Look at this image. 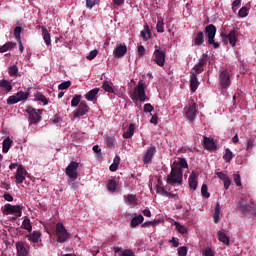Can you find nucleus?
<instances>
[{
    "label": "nucleus",
    "instance_id": "1",
    "mask_svg": "<svg viewBox=\"0 0 256 256\" xmlns=\"http://www.w3.org/2000/svg\"><path fill=\"white\" fill-rule=\"evenodd\" d=\"M183 169H189V164L185 158H178L171 165V172L167 176L168 185H181L183 183Z\"/></svg>",
    "mask_w": 256,
    "mask_h": 256
},
{
    "label": "nucleus",
    "instance_id": "2",
    "mask_svg": "<svg viewBox=\"0 0 256 256\" xmlns=\"http://www.w3.org/2000/svg\"><path fill=\"white\" fill-rule=\"evenodd\" d=\"M131 99L134 103H137V101H140V103H145V100L147 99V94H145V83H143V81H140L138 83V86L134 88Z\"/></svg>",
    "mask_w": 256,
    "mask_h": 256
},
{
    "label": "nucleus",
    "instance_id": "3",
    "mask_svg": "<svg viewBox=\"0 0 256 256\" xmlns=\"http://www.w3.org/2000/svg\"><path fill=\"white\" fill-rule=\"evenodd\" d=\"M204 33L208 39V45H213L214 49H219L220 44L215 42V35H217V27L213 24H209L205 27Z\"/></svg>",
    "mask_w": 256,
    "mask_h": 256
},
{
    "label": "nucleus",
    "instance_id": "4",
    "mask_svg": "<svg viewBox=\"0 0 256 256\" xmlns=\"http://www.w3.org/2000/svg\"><path fill=\"white\" fill-rule=\"evenodd\" d=\"M26 113L28 114V121L30 125H37L41 121V115H43V110L35 109L31 106L26 108Z\"/></svg>",
    "mask_w": 256,
    "mask_h": 256
},
{
    "label": "nucleus",
    "instance_id": "5",
    "mask_svg": "<svg viewBox=\"0 0 256 256\" xmlns=\"http://www.w3.org/2000/svg\"><path fill=\"white\" fill-rule=\"evenodd\" d=\"M220 37L223 43H229L231 47H235V45H237V39L239 38V30L234 28L228 34L221 33Z\"/></svg>",
    "mask_w": 256,
    "mask_h": 256
},
{
    "label": "nucleus",
    "instance_id": "6",
    "mask_svg": "<svg viewBox=\"0 0 256 256\" xmlns=\"http://www.w3.org/2000/svg\"><path fill=\"white\" fill-rule=\"evenodd\" d=\"M56 235L58 243H65V241H69V237H71V234L67 232V229L63 223H58L56 225Z\"/></svg>",
    "mask_w": 256,
    "mask_h": 256
},
{
    "label": "nucleus",
    "instance_id": "7",
    "mask_svg": "<svg viewBox=\"0 0 256 256\" xmlns=\"http://www.w3.org/2000/svg\"><path fill=\"white\" fill-rule=\"evenodd\" d=\"M77 169H79V163L75 161H71L69 165L66 167L65 173L72 181L77 180V177H79Z\"/></svg>",
    "mask_w": 256,
    "mask_h": 256
},
{
    "label": "nucleus",
    "instance_id": "8",
    "mask_svg": "<svg viewBox=\"0 0 256 256\" xmlns=\"http://www.w3.org/2000/svg\"><path fill=\"white\" fill-rule=\"evenodd\" d=\"M185 117L191 123L195 121V117H197V104L195 102L190 103L185 108Z\"/></svg>",
    "mask_w": 256,
    "mask_h": 256
},
{
    "label": "nucleus",
    "instance_id": "9",
    "mask_svg": "<svg viewBox=\"0 0 256 256\" xmlns=\"http://www.w3.org/2000/svg\"><path fill=\"white\" fill-rule=\"evenodd\" d=\"M153 61L158 67H165V51L156 49L153 53Z\"/></svg>",
    "mask_w": 256,
    "mask_h": 256
},
{
    "label": "nucleus",
    "instance_id": "10",
    "mask_svg": "<svg viewBox=\"0 0 256 256\" xmlns=\"http://www.w3.org/2000/svg\"><path fill=\"white\" fill-rule=\"evenodd\" d=\"M5 212L8 215H18V217H21L23 215V207L20 205H11V204H6L4 205Z\"/></svg>",
    "mask_w": 256,
    "mask_h": 256
},
{
    "label": "nucleus",
    "instance_id": "11",
    "mask_svg": "<svg viewBox=\"0 0 256 256\" xmlns=\"http://www.w3.org/2000/svg\"><path fill=\"white\" fill-rule=\"evenodd\" d=\"M220 85L223 89H227V87L231 86V76L228 70H223L220 72Z\"/></svg>",
    "mask_w": 256,
    "mask_h": 256
},
{
    "label": "nucleus",
    "instance_id": "12",
    "mask_svg": "<svg viewBox=\"0 0 256 256\" xmlns=\"http://www.w3.org/2000/svg\"><path fill=\"white\" fill-rule=\"evenodd\" d=\"M127 55V45L118 44L113 50V57L115 59H121V57H125Z\"/></svg>",
    "mask_w": 256,
    "mask_h": 256
},
{
    "label": "nucleus",
    "instance_id": "13",
    "mask_svg": "<svg viewBox=\"0 0 256 256\" xmlns=\"http://www.w3.org/2000/svg\"><path fill=\"white\" fill-rule=\"evenodd\" d=\"M26 175L27 170H25V167H23V165H19L15 174V183H17V185H21V183L25 181Z\"/></svg>",
    "mask_w": 256,
    "mask_h": 256
},
{
    "label": "nucleus",
    "instance_id": "14",
    "mask_svg": "<svg viewBox=\"0 0 256 256\" xmlns=\"http://www.w3.org/2000/svg\"><path fill=\"white\" fill-rule=\"evenodd\" d=\"M156 153H157V148L155 146H150V148L146 151V153L143 156L144 165H149V163H151Z\"/></svg>",
    "mask_w": 256,
    "mask_h": 256
},
{
    "label": "nucleus",
    "instance_id": "15",
    "mask_svg": "<svg viewBox=\"0 0 256 256\" xmlns=\"http://www.w3.org/2000/svg\"><path fill=\"white\" fill-rule=\"evenodd\" d=\"M89 106L87 105V102H81L79 104L78 109L74 113V119H77V117H83L84 115H87L89 113Z\"/></svg>",
    "mask_w": 256,
    "mask_h": 256
},
{
    "label": "nucleus",
    "instance_id": "16",
    "mask_svg": "<svg viewBox=\"0 0 256 256\" xmlns=\"http://www.w3.org/2000/svg\"><path fill=\"white\" fill-rule=\"evenodd\" d=\"M205 65H207V55H204L202 58H200L198 63L193 67V69L195 70L194 73L196 75L203 73V67H205Z\"/></svg>",
    "mask_w": 256,
    "mask_h": 256
},
{
    "label": "nucleus",
    "instance_id": "17",
    "mask_svg": "<svg viewBox=\"0 0 256 256\" xmlns=\"http://www.w3.org/2000/svg\"><path fill=\"white\" fill-rule=\"evenodd\" d=\"M198 177H199V174L195 171H192L189 176V179H188L189 187L190 189H193V191H196L197 185H199V182L197 181Z\"/></svg>",
    "mask_w": 256,
    "mask_h": 256
},
{
    "label": "nucleus",
    "instance_id": "18",
    "mask_svg": "<svg viewBox=\"0 0 256 256\" xmlns=\"http://www.w3.org/2000/svg\"><path fill=\"white\" fill-rule=\"evenodd\" d=\"M239 211L242 213V215H245L247 213H252V215H255L256 210H255V204L251 203V205H246V204H241L238 207Z\"/></svg>",
    "mask_w": 256,
    "mask_h": 256
},
{
    "label": "nucleus",
    "instance_id": "19",
    "mask_svg": "<svg viewBox=\"0 0 256 256\" xmlns=\"http://www.w3.org/2000/svg\"><path fill=\"white\" fill-rule=\"evenodd\" d=\"M204 147L207 149V151H216L217 150V144H215V141L207 136L204 137Z\"/></svg>",
    "mask_w": 256,
    "mask_h": 256
},
{
    "label": "nucleus",
    "instance_id": "20",
    "mask_svg": "<svg viewBox=\"0 0 256 256\" xmlns=\"http://www.w3.org/2000/svg\"><path fill=\"white\" fill-rule=\"evenodd\" d=\"M199 88V80L197 79V74L195 72L190 73V89L192 93H195Z\"/></svg>",
    "mask_w": 256,
    "mask_h": 256
},
{
    "label": "nucleus",
    "instance_id": "21",
    "mask_svg": "<svg viewBox=\"0 0 256 256\" xmlns=\"http://www.w3.org/2000/svg\"><path fill=\"white\" fill-rule=\"evenodd\" d=\"M216 175H217L218 179H221V181H223L224 188L226 190L229 189V187H231V178H229V176H227V174H225L223 172H216Z\"/></svg>",
    "mask_w": 256,
    "mask_h": 256
},
{
    "label": "nucleus",
    "instance_id": "22",
    "mask_svg": "<svg viewBox=\"0 0 256 256\" xmlns=\"http://www.w3.org/2000/svg\"><path fill=\"white\" fill-rule=\"evenodd\" d=\"M16 251H17V256L29 255V252H27V248H25V244L21 241L16 243Z\"/></svg>",
    "mask_w": 256,
    "mask_h": 256
},
{
    "label": "nucleus",
    "instance_id": "23",
    "mask_svg": "<svg viewBox=\"0 0 256 256\" xmlns=\"http://www.w3.org/2000/svg\"><path fill=\"white\" fill-rule=\"evenodd\" d=\"M140 37L143 39V41H149V39H151L152 34L149 25L144 26V30L140 32Z\"/></svg>",
    "mask_w": 256,
    "mask_h": 256
},
{
    "label": "nucleus",
    "instance_id": "24",
    "mask_svg": "<svg viewBox=\"0 0 256 256\" xmlns=\"http://www.w3.org/2000/svg\"><path fill=\"white\" fill-rule=\"evenodd\" d=\"M194 43L196 47H201V45L205 43V34L203 33V31H200L196 34L194 38Z\"/></svg>",
    "mask_w": 256,
    "mask_h": 256
},
{
    "label": "nucleus",
    "instance_id": "25",
    "mask_svg": "<svg viewBox=\"0 0 256 256\" xmlns=\"http://www.w3.org/2000/svg\"><path fill=\"white\" fill-rule=\"evenodd\" d=\"M143 221H145V218L143 217V215L140 214L138 216H135L131 220L130 227L135 229V227H139V225H141V223H143Z\"/></svg>",
    "mask_w": 256,
    "mask_h": 256
},
{
    "label": "nucleus",
    "instance_id": "26",
    "mask_svg": "<svg viewBox=\"0 0 256 256\" xmlns=\"http://www.w3.org/2000/svg\"><path fill=\"white\" fill-rule=\"evenodd\" d=\"M100 89L99 88H94L92 90H90L89 92H87L85 94V99L87 101H93L94 99H96L97 95L99 94Z\"/></svg>",
    "mask_w": 256,
    "mask_h": 256
},
{
    "label": "nucleus",
    "instance_id": "27",
    "mask_svg": "<svg viewBox=\"0 0 256 256\" xmlns=\"http://www.w3.org/2000/svg\"><path fill=\"white\" fill-rule=\"evenodd\" d=\"M12 145H13V140H11V138L7 137L6 139H4L2 143V152L9 153V150L11 149Z\"/></svg>",
    "mask_w": 256,
    "mask_h": 256
},
{
    "label": "nucleus",
    "instance_id": "28",
    "mask_svg": "<svg viewBox=\"0 0 256 256\" xmlns=\"http://www.w3.org/2000/svg\"><path fill=\"white\" fill-rule=\"evenodd\" d=\"M221 217V204L219 202L216 203L214 208V214H213V221L214 223H219V219Z\"/></svg>",
    "mask_w": 256,
    "mask_h": 256
},
{
    "label": "nucleus",
    "instance_id": "29",
    "mask_svg": "<svg viewBox=\"0 0 256 256\" xmlns=\"http://www.w3.org/2000/svg\"><path fill=\"white\" fill-rule=\"evenodd\" d=\"M0 87L1 89H4L7 91V93H10V91H13V85H11V82L9 80L2 79L0 80Z\"/></svg>",
    "mask_w": 256,
    "mask_h": 256
},
{
    "label": "nucleus",
    "instance_id": "30",
    "mask_svg": "<svg viewBox=\"0 0 256 256\" xmlns=\"http://www.w3.org/2000/svg\"><path fill=\"white\" fill-rule=\"evenodd\" d=\"M135 135V124H130L128 129L123 133L124 139H131Z\"/></svg>",
    "mask_w": 256,
    "mask_h": 256
},
{
    "label": "nucleus",
    "instance_id": "31",
    "mask_svg": "<svg viewBox=\"0 0 256 256\" xmlns=\"http://www.w3.org/2000/svg\"><path fill=\"white\" fill-rule=\"evenodd\" d=\"M119 163H121V157L119 155H116L113 163L109 167V170L112 171V173H115V171L119 169Z\"/></svg>",
    "mask_w": 256,
    "mask_h": 256
},
{
    "label": "nucleus",
    "instance_id": "32",
    "mask_svg": "<svg viewBox=\"0 0 256 256\" xmlns=\"http://www.w3.org/2000/svg\"><path fill=\"white\" fill-rule=\"evenodd\" d=\"M102 89L106 91V93H115V90L113 89V82L111 81H103L102 83Z\"/></svg>",
    "mask_w": 256,
    "mask_h": 256
},
{
    "label": "nucleus",
    "instance_id": "33",
    "mask_svg": "<svg viewBox=\"0 0 256 256\" xmlns=\"http://www.w3.org/2000/svg\"><path fill=\"white\" fill-rule=\"evenodd\" d=\"M22 227L26 231H29V233H31V231H33V226L31 225V219L29 218V216L24 217V220L22 222Z\"/></svg>",
    "mask_w": 256,
    "mask_h": 256
},
{
    "label": "nucleus",
    "instance_id": "34",
    "mask_svg": "<svg viewBox=\"0 0 256 256\" xmlns=\"http://www.w3.org/2000/svg\"><path fill=\"white\" fill-rule=\"evenodd\" d=\"M42 37L46 43V45H51V34L47 28L42 27Z\"/></svg>",
    "mask_w": 256,
    "mask_h": 256
},
{
    "label": "nucleus",
    "instance_id": "35",
    "mask_svg": "<svg viewBox=\"0 0 256 256\" xmlns=\"http://www.w3.org/2000/svg\"><path fill=\"white\" fill-rule=\"evenodd\" d=\"M29 241H32V243H39V239H41V233L38 231H34L30 235H28Z\"/></svg>",
    "mask_w": 256,
    "mask_h": 256
},
{
    "label": "nucleus",
    "instance_id": "36",
    "mask_svg": "<svg viewBox=\"0 0 256 256\" xmlns=\"http://www.w3.org/2000/svg\"><path fill=\"white\" fill-rule=\"evenodd\" d=\"M218 240L221 241V243H224V245H229V237L227 234L223 233L222 231L217 232Z\"/></svg>",
    "mask_w": 256,
    "mask_h": 256
},
{
    "label": "nucleus",
    "instance_id": "37",
    "mask_svg": "<svg viewBox=\"0 0 256 256\" xmlns=\"http://www.w3.org/2000/svg\"><path fill=\"white\" fill-rule=\"evenodd\" d=\"M16 98L18 99V103L21 101H27V99H29V92L19 91L16 93Z\"/></svg>",
    "mask_w": 256,
    "mask_h": 256
},
{
    "label": "nucleus",
    "instance_id": "38",
    "mask_svg": "<svg viewBox=\"0 0 256 256\" xmlns=\"http://www.w3.org/2000/svg\"><path fill=\"white\" fill-rule=\"evenodd\" d=\"M17 45L16 43L13 42H7L3 46H0V53H6V51H9L13 49Z\"/></svg>",
    "mask_w": 256,
    "mask_h": 256
},
{
    "label": "nucleus",
    "instance_id": "39",
    "mask_svg": "<svg viewBox=\"0 0 256 256\" xmlns=\"http://www.w3.org/2000/svg\"><path fill=\"white\" fill-rule=\"evenodd\" d=\"M223 160L226 163H231V161L233 160V152L231 151V149L227 148L225 150V154L223 155Z\"/></svg>",
    "mask_w": 256,
    "mask_h": 256
},
{
    "label": "nucleus",
    "instance_id": "40",
    "mask_svg": "<svg viewBox=\"0 0 256 256\" xmlns=\"http://www.w3.org/2000/svg\"><path fill=\"white\" fill-rule=\"evenodd\" d=\"M81 99V95H75L71 100V107H78L79 105H81Z\"/></svg>",
    "mask_w": 256,
    "mask_h": 256
},
{
    "label": "nucleus",
    "instance_id": "41",
    "mask_svg": "<svg viewBox=\"0 0 256 256\" xmlns=\"http://www.w3.org/2000/svg\"><path fill=\"white\" fill-rule=\"evenodd\" d=\"M105 143H106L107 147H109V149H113V147H115V137L107 136L105 138Z\"/></svg>",
    "mask_w": 256,
    "mask_h": 256
},
{
    "label": "nucleus",
    "instance_id": "42",
    "mask_svg": "<svg viewBox=\"0 0 256 256\" xmlns=\"http://www.w3.org/2000/svg\"><path fill=\"white\" fill-rule=\"evenodd\" d=\"M37 101H41L44 105H47L49 103V100H47V97L43 95L41 92H37L35 95Z\"/></svg>",
    "mask_w": 256,
    "mask_h": 256
},
{
    "label": "nucleus",
    "instance_id": "43",
    "mask_svg": "<svg viewBox=\"0 0 256 256\" xmlns=\"http://www.w3.org/2000/svg\"><path fill=\"white\" fill-rule=\"evenodd\" d=\"M108 191L115 192L117 191V182L115 180H109L107 184Z\"/></svg>",
    "mask_w": 256,
    "mask_h": 256
},
{
    "label": "nucleus",
    "instance_id": "44",
    "mask_svg": "<svg viewBox=\"0 0 256 256\" xmlns=\"http://www.w3.org/2000/svg\"><path fill=\"white\" fill-rule=\"evenodd\" d=\"M201 195L202 197H204L205 199H209L211 197V194L208 193V188H207V184H203L201 187Z\"/></svg>",
    "mask_w": 256,
    "mask_h": 256
},
{
    "label": "nucleus",
    "instance_id": "45",
    "mask_svg": "<svg viewBox=\"0 0 256 256\" xmlns=\"http://www.w3.org/2000/svg\"><path fill=\"white\" fill-rule=\"evenodd\" d=\"M174 225L179 233L184 235V233H187V228L185 226L181 225L179 222H174Z\"/></svg>",
    "mask_w": 256,
    "mask_h": 256
},
{
    "label": "nucleus",
    "instance_id": "46",
    "mask_svg": "<svg viewBox=\"0 0 256 256\" xmlns=\"http://www.w3.org/2000/svg\"><path fill=\"white\" fill-rule=\"evenodd\" d=\"M8 73L11 77L17 75V73H19V68L17 67V65H12L8 68Z\"/></svg>",
    "mask_w": 256,
    "mask_h": 256
},
{
    "label": "nucleus",
    "instance_id": "47",
    "mask_svg": "<svg viewBox=\"0 0 256 256\" xmlns=\"http://www.w3.org/2000/svg\"><path fill=\"white\" fill-rule=\"evenodd\" d=\"M71 87V81H65L58 85L59 91H65V89H69Z\"/></svg>",
    "mask_w": 256,
    "mask_h": 256
},
{
    "label": "nucleus",
    "instance_id": "48",
    "mask_svg": "<svg viewBox=\"0 0 256 256\" xmlns=\"http://www.w3.org/2000/svg\"><path fill=\"white\" fill-rule=\"evenodd\" d=\"M16 103H19V100L16 94L8 97L7 105H15Z\"/></svg>",
    "mask_w": 256,
    "mask_h": 256
},
{
    "label": "nucleus",
    "instance_id": "49",
    "mask_svg": "<svg viewBox=\"0 0 256 256\" xmlns=\"http://www.w3.org/2000/svg\"><path fill=\"white\" fill-rule=\"evenodd\" d=\"M21 31H23L21 26L15 27V29H14V37L16 38V41L21 40Z\"/></svg>",
    "mask_w": 256,
    "mask_h": 256
},
{
    "label": "nucleus",
    "instance_id": "50",
    "mask_svg": "<svg viewBox=\"0 0 256 256\" xmlns=\"http://www.w3.org/2000/svg\"><path fill=\"white\" fill-rule=\"evenodd\" d=\"M164 23L163 20H158L156 25L157 33H165V28L163 27Z\"/></svg>",
    "mask_w": 256,
    "mask_h": 256
},
{
    "label": "nucleus",
    "instance_id": "51",
    "mask_svg": "<svg viewBox=\"0 0 256 256\" xmlns=\"http://www.w3.org/2000/svg\"><path fill=\"white\" fill-rule=\"evenodd\" d=\"M95 5H99V0H86L87 9H93Z\"/></svg>",
    "mask_w": 256,
    "mask_h": 256
},
{
    "label": "nucleus",
    "instance_id": "52",
    "mask_svg": "<svg viewBox=\"0 0 256 256\" xmlns=\"http://www.w3.org/2000/svg\"><path fill=\"white\" fill-rule=\"evenodd\" d=\"M248 11H249V7L247 6L242 7L238 12L239 17H247Z\"/></svg>",
    "mask_w": 256,
    "mask_h": 256
},
{
    "label": "nucleus",
    "instance_id": "53",
    "mask_svg": "<svg viewBox=\"0 0 256 256\" xmlns=\"http://www.w3.org/2000/svg\"><path fill=\"white\" fill-rule=\"evenodd\" d=\"M99 54V51L97 50H92L88 56L86 57L88 59V61H93V59H95V57H97V55Z\"/></svg>",
    "mask_w": 256,
    "mask_h": 256
},
{
    "label": "nucleus",
    "instance_id": "54",
    "mask_svg": "<svg viewBox=\"0 0 256 256\" xmlns=\"http://www.w3.org/2000/svg\"><path fill=\"white\" fill-rule=\"evenodd\" d=\"M255 141L253 138H247V144H246V151H250V149H253Z\"/></svg>",
    "mask_w": 256,
    "mask_h": 256
},
{
    "label": "nucleus",
    "instance_id": "55",
    "mask_svg": "<svg viewBox=\"0 0 256 256\" xmlns=\"http://www.w3.org/2000/svg\"><path fill=\"white\" fill-rule=\"evenodd\" d=\"M234 183H236L237 187H241V175L233 174Z\"/></svg>",
    "mask_w": 256,
    "mask_h": 256
},
{
    "label": "nucleus",
    "instance_id": "56",
    "mask_svg": "<svg viewBox=\"0 0 256 256\" xmlns=\"http://www.w3.org/2000/svg\"><path fill=\"white\" fill-rule=\"evenodd\" d=\"M156 192L159 193V195H163V197H165V195H167V190H165V188L157 185L156 186Z\"/></svg>",
    "mask_w": 256,
    "mask_h": 256
},
{
    "label": "nucleus",
    "instance_id": "57",
    "mask_svg": "<svg viewBox=\"0 0 256 256\" xmlns=\"http://www.w3.org/2000/svg\"><path fill=\"white\" fill-rule=\"evenodd\" d=\"M179 256H187V248L186 246H182L178 249Z\"/></svg>",
    "mask_w": 256,
    "mask_h": 256
},
{
    "label": "nucleus",
    "instance_id": "58",
    "mask_svg": "<svg viewBox=\"0 0 256 256\" xmlns=\"http://www.w3.org/2000/svg\"><path fill=\"white\" fill-rule=\"evenodd\" d=\"M155 108L151 104H145L144 105V113H151Z\"/></svg>",
    "mask_w": 256,
    "mask_h": 256
},
{
    "label": "nucleus",
    "instance_id": "59",
    "mask_svg": "<svg viewBox=\"0 0 256 256\" xmlns=\"http://www.w3.org/2000/svg\"><path fill=\"white\" fill-rule=\"evenodd\" d=\"M121 256H135V253L131 249H126L121 253Z\"/></svg>",
    "mask_w": 256,
    "mask_h": 256
},
{
    "label": "nucleus",
    "instance_id": "60",
    "mask_svg": "<svg viewBox=\"0 0 256 256\" xmlns=\"http://www.w3.org/2000/svg\"><path fill=\"white\" fill-rule=\"evenodd\" d=\"M138 55L139 57H143V55H145V47L143 45L138 47Z\"/></svg>",
    "mask_w": 256,
    "mask_h": 256
},
{
    "label": "nucleus",
    "instance_id": "61",
    "mask_svg": "<svg viewBox=\"0 0 256 256\" xmlns=\"http://www.w3.org/2000/svg\"><path fill=\"white\" fill-rule=\"evenodd\" d=\"M165 197H168V199H178V196L176 194L170 193V192H166Z\"/></svg>",
    "mask_w": 256,
    "mask_h": 256
},
{
    "label": "nucleus",
    "instance_id": "62",
    "mask_svg": "<svg viewBox=\"0 0 256 256\" xmlns=\"http://www.w3.org/2000/svg\"><path fill=\"white\" fill-rule=\"evenodd\" d=\"M204 255L205 256H213L214 254H213V250L211 249V248H206L205 250H204Z\"/></svg>",
    "mask_w": 256,
    "mask_h": 256
},
{
    "label": "nucleus",
    "instance_id": "63",
    "mask_svg": "<svg viewBox=\"0 0 256 256\" xmlns=\"http://www.w3.org/2000/svg\"><path fill=\"white\" fill-rule=\"evenodd\" d=\"M3 197L5 201H9L10 203L13 201V196H11L9 193H5Z\"/></svg>",
    "mask_w": 256,
    "mask_h": 256
},
{
    "label": "nucleus",
    "instance_id": "64",
    "mask_svg": "<svg viewBox=\"0 0 256 256\" xmlns=\"http://www.w3.org/2000/svg\"><path fill=\"white\" fill-rule=\"evenodd\" d=\"M128 203H135V195L130 194L127 196Z\"/></svg>",
    "mask_w": 256,
    "mask_h": 256
}]
</instances>
